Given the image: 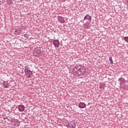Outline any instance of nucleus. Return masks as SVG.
I'll use <instances>...</instances> for the list:
<instances>
[{"label": "nucleus", "instance_id": "1", "mask_svg": "<svg viewBox=\"0 0 128 128\" xmlns=\"http://www.w3.org/2000/svg\"><path fill=\"white\" fill-rule=\"evenodd\" d=\"M86 73V70L81 68L80 70L76 71L74 72V74L76 76H84Z\"/></svg>", "mask_w": 128, "mask_h": 128}, {"label": "nucleus", "instance_id": "2", "mask_svg": "<svg viewBox=\"0 0 128 128\" xmlns=\"http://www.w3.org/2000/svg\"><path fill=\"white\" fill-rule=\"evenodd\" d=\"M0 84L2 88H8V84L4 80H1Z\"/></svg>", "mask_w": 128, "mask_h": 128}, {"label": "nucleus", "instance_id": "3", "mask_svg": "<svg viewBox=\"0 0 128 128\" xmlns=\"http://www.w3.org/2000/svg\"><path fill=\"white\" fill-rule=\"evenodd\" d=\"M66 126L70 128H76V123L74 122H68L66 123Z\"/></svg>", "mask_w": 128, "mask_h": 128}, {"label": "nucleus", "instance_id": "4", "mask_svg": "<svg viewBox=\"0 0 128 128\" xmlns=\"http://www.w3.org/2000/svg\"><path fill=\"white\" fill-rule=\"evenodd\" d=\"M25 74L26 76H27V78H31V76L32 74V72L30 70H24Z\"/></svg>", "mask_w": 128, "mask_h": 128}, {"label": "nucleus", "instance_id": "5", "mask_svg": "<svg viewBox=\"0 0 128 128\" xmlns=\"http://www.w3.org/2000/svg\"><path fill=\"white\" fill-rule=\"evenodd\" d=\"M53 44L56 48H58L60 46V41L58 40H54L53 41Z\"/></svg>", "mask_w": 128, "mask_h": 128}, {"label": "nucleus", "instance_id": "6", "mask_svg": "<svg viewBox=\"0 0 128 128\" xmlns=\"http://www.w3.org/2000/svg\"><path fill=\"white\" fill-rule=\"evenodd\" d=\"M78 106L80 108H84L86 106V104L84 102H80L78 104Z\"/></svg>", "mask_w": 128, "mask_h": 128}, {"label": "nucleus", "instance_id": "7", "mask_svg": "<svg viewBox=\"0 0 128 128\" xmlns=\"http://www.w3.org/2000/svg\"><path fill=\"white\" fill-rule=\"evenodd\" d=\"M58 20L59 22H60V24H64V22H66V20H64V18L62 16H58Z\"/></svg>", "mask_w": 128, "mask_h": 128}, {"label": "nucleus", "instance_id": "8", "mask_svg": "<svg viewBox=\"0 0 128 128\" xmlns=\"http://www.w3.org/2000/svg\"><path fill=\"white\" fill-rule=\"evenodd\" d=\"M21 33L22 30H20V28L17 29L14 32V34H16V36H18Z\"/></svg>", "mask_w": 128, "mask_h": 128}, {"label": "nucleus", "instance_id": "9", "mask_svg": "<svg viewBox=\"0 0 128 128\" xmlns=\"http://www.w3.org/2000/svg\"><path fill=\"white\" fill-rule=\"evenodd\" d=\"M84 20H88L89 22L92 20V16H90V14H86L84 18Z\"/></svg>", "mask_w": 128, "mask_h": 128}, {"label": "nucleus", "instance_id": "10", "mask_svg": "<svg viewBox=\"0 0 128 128\" xmlns=\"http://www.w3.org/2000/svg\"><path fill=\"white\" fill-rule=\"evenodd\" d=\"M24 106L19 105L18 106V109L19 112H24Z\"/></svg>", "mask_w": 128, "mask_h": 128}, {"label": "nucleus", "instance_id": "11", "mask_svg": "<svg viewBox=\"0 0 128 128\" xmlns=\"http://www.w3.org/2000/svg\"><path fill=\"white\" fill-rule=\"evenodd\" d=\"M81 69L82 68H80V67L76 66L74 68L73 72H77V70H81Z\"/></svg>", "mask_w": 128, "mask_h": 128}, {"label": "nucleus", "instance_id": "12", "mask_svg": "<svg viewBox=\"0 0 128 128\" xmlns=\"http://www.w3.org/2000/svg\"><path fill=\"white\" fill-rule=\"evenodd\" d=\"M120 84H126V80H124V78H121L120 80Z\"/></svg>", "mask_w": 128, "mask_h": 128}, {"label": "nucleus", "instance_id": "13", "mask_svg": "<svg viewBox=\"0 0 128 128\" xmlns=\"http://www.w3.org/2000/svg\"><path fill=\"white\" fill-rule=\"evenodd\" d=\"M7 4H8L9 6H10L12 4V0H7L6 1Z\"/></svg>", "mask_w": 128, "mask_h": 128}, {"label": "nucleus", "instance_id": "14", "mask_svg": "<svg viewBox=\"0 0 128 128\" xmlns=\"http://www.w3.org/2000/svg\"><path fill=\"white\" fill-rule=\"evenodd\" d=\"M109 60L111 64H114V62H112V58L111 57L109 58Z\"/></svg>", "mask_w": 128, "mask_h": 128}, {"label": "nucleus", "instance_id": "15", "mask_svg": "<svg viewBox=\"0 0 128 128\" xmlns=\"http://www.w3.org/2000/svg\"><path fill=\"white\" fill-rule=\"evenodd\" d=\"M5 122H6L5 118H2L0 122L1 123L2 122V124H4Z\"/></svg>", "mask_w": 128, "mask_h": 128}, {"label": "nucleus", "instance_id": "16", "mask_svg": "<svg viewBox=\"0 0 128 128\" xmlns=\"http://www.w3.org/2000/svg\"><path fill=\"white\" fill-rule=\"evenodd\" d=\"M1 78H2L3 80H4V78H6V74H2L1 75Z\"/></svg>", "mask_w": 128, "mask_h": 128}, {"label": "nucleus", "instance_id": "17", "mask_svg": "<svg viewBox=\"0 0 128 128\" xmlns=\"http://www.w3.org/2000/svg\"><path fill=\"white\" fill-rule=\"evenodd\" d=\"M24 36L25 38H28V34H24Z\"/></svg>", "mask_w": 128, "mask_h": 128}, {"label": "nucleus", "instance_id": "18", "mask_svg": "<svg viewBox=\"0 0 128 128\" xmlns=\"http://www.w3.org/2000/svg\"><path fill=\"white\" fill-rule=\"evenodd\" d=\"M124 40L126 42H128V36H126L124 38Z\"/></svg>", "mask_w": 128, "mask_h": 128}, {"label": "nucleus", "instance_id": "19", "mask_svg": "<svg viewBox=\"0 0 128 128\" xmlns=\"http://www.w3.org/2000/svg\"><path fill=\"white\" fill-rule=\"evenodd\" d=\"M24 68L25 70H29L30 69V68H28V66H24Z\"/></svg>", "mask_w": 128, "mask_h": 128}, {"label": "nucleus", "instance_id": "20", "mask_svg": "<svg viewBox=\"0 0 128 128\" xmlns=\"http://www.w3.org/2000/svg\"><path fill=\"white\" fill-rule=\"evenodd\" d=\"M100 90H104V86H100Z\"/></svg>", "mask_w": 128, "mask_h": 128}, {"label": "nucleus", "instance_id": "21", "mask_svg": "<svg viewBox=\"0 0 128 128\" xmlns=\"http://www.w3.org/2000/svg\"><path fill=\"white\" fill-rule=\"evenodd\" d=\"M35 56H36V53H35L34 54Z\"/></svg>", "mask_w": 128, "mask_h": 128}, {"label": "nucleus", "instance_id": "22", "mask_svg": "<svg viewBox=\"0 0 128 128\" xmlns=\"http://www.w3.org/2000/svg\"><path fill=\"white\" fill-rule=\"evenodd\" d=\"M127 4H128V0L126 2Z\"/></svg>", "mask_w": 128, "mask_h": 128}, {"label": "nucleus", "instance_id": "23", "mask_svg": "<svg viewBox=\"0 0 128 128\" xmlns=\"http://www.w3.org/2000/svg\"><path fill=\"white\" fill-rule=\"evenodd\" d=\"M20 126V124H18V125H17V126Z\"/></svg>", "mask_w": 128, "mask_h": 128}, {"label": "nucleus", "instance_id": "24", "mask_svg": "<svg viewBox=\"0 0 128 128\" xmlns=\"http://www.w3.org/2000/svg\"><path fill=\"white\" fill-rule=\"evenodd\" d=\"M119 80H120V78Z\"/></svg>", "mask_w": 128, "mask_h": 128}]
</instances>
